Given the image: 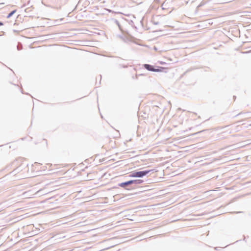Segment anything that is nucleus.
I'll use <instances>...</instances> for the list:
<instances>
[{
  "instance_id": "4",
  "label": "nucleus",
  "mask_w": 251,
  "mask_h": 251,
  "mask_svg": "<svg viewBox=\"0 0 251 251\" xmlns=\"http://www.w3.org/2000/svg\"><path fill=\"white\" fill-rule=\"evenodd\" d=\"M16 12V10H14L12 11H11L7 16V18H9L11 17L15 12Z\"/></svg>"
},
{
  "instance_id": "5",
  "label": "nucleus",
  "mask_w": 251,
  "mask_h": 251,
  "mask_svg": "<svg viewBox=\"0 0 251 251\" xmlns=\"http://www.w3.org/2000/svg\"><path fill=\"white\" fill-rule=\"evenodd\" d=\"M2 25V23L0 22V25Z\"/></svg>"
},
{
  "instance_id": "1",
  "label": "nucleus",
  "mask_w": 251,
  "mask_h": 251,
  "mask_svg": "<svg viewBox=\"0 0 251 251\" xmlns=\"http://www.w3.org/2000/svg\"><path fill=\"white\" fill-rule=\"evenodd\" d=\"M143 182V180L142 179H136V180H131L125 182H123L119 184V186L121 187H125L126 186H127L129 184H131L133 183L135 184H140Z\"/></svg>"
},
{
  "instance_id": "3",
  "label": "nucleus",
  "mask_w": 251,
  "mask_h": 251,
  "mask_svg": "<svg viewBox=\"0 0 251 251\" xmlns=\"http://www.w3.org/2000/svg\"><path fill=\"white\" fill-rule=\"evenodd\" d=\"M144 66L145 68H146L147 70L150 71H152V72H159L160 71V70L159 69H154L153 66L151 65L145 64L144 65Z\"/></svg>"
},
{
  "instance_id": "2",
  "label": "nucleus",
  "mask_w": 251,
  "mask_h": 251,
  "mask_svg": "<svg viewBox=\"0 0 251 251\" xmlns=\"http://www.w3.org/2000/svg\"><path fill=\"white\" fill-rule=\"evenodd\" d=\"M151 172L150 170H147L144 171L136 172L132 173L130 175V177H142Z\"/></svg>"
}]
</instances>
